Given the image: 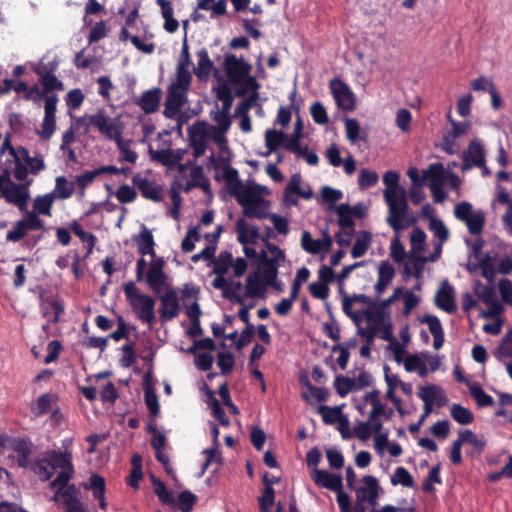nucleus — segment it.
<instances>
[{
	"mask_svg": "<svg viewBox=\"0 0 512 512\" xmlns=\"http://www.w3.org/2000/svg\"><path fill=\"white\" fill-rule=\"evenodd\" d=\"M388 198H384L388 206V215L386 221L394 232L409 228L416 223L417 219L409 209L407 192Z\"/></svg>",
	"mask_w": 512,
	"mask_h": 512,
	"instance_id": "obj_1",
	"label": "nucleus"
},
{
	"mask_svg": "<svg viewBox=\"0 0 512 512\" xmlns=\"http://www.w3.org/2000/svg\"><path fill=\"white\" fill-rule=\"evenodd\" d=\"M123 290L137 318L141 322L147 323L149 326L153 325L156 321L154 298L150 295L140 293L135 283L132 281L125 283Z\"/></svg>",
	"mask_w": 512,
	"mask_h": 512,
	"instance_id": "obj_2",
	"label": "nucleus"
},
{
	"mask_svg": "<svg viewBox=\"0 0 512 512\" xmlns=\"http://www.w3.org/2000/svg\"><path fill=\"white\" fill-rule=\"evenodd\" d=\"M262 187H244L237 194V201L243 208V214L250 219H265L268 217V203L260 195Z\"/></svg>",
	"mask_w": 512,
	"mask_h": 512,
	"instance_id": "obj_3",
	"label": "nucleus"
},
{
	"mask_svg": "<svg viewBox=\"0 0 512 512\" xmlns=\"http://www.w3.org/2000/svg\"><path fill=\"white\" fill-rule=\"evenodd\" d=\"M18 153L19 155L14 161L15 167L13 170V176L16 180L20 182L29 180V173L38 175L46 168L44 158L41 154H37L32 157L28 149L25 147H20Z\"/></svg>",
	"mask_w": 512,
	"mask_h": 512,
	"instance_id": "obj_4",
	"label": "nucleus"
},
{
	"mask_svg": "<svg viewBox=\"0 0 512 512\" xmlns=\"http://www.w3.org/2000/svg\"><path fill=\"white\" fill-rule=\"evenodd\" d=\"M88 124L96 128L107 139L115 141L122 135V126L117 119L108 116L104 110L87 117Z\"/></svg>",
	"mask_w": 512,
	"mask_h": 512,
	"instance_id": "obj_5",
	"label": "nucleus"
},
{
	"mask_svg": "<svg viewBox=\"0 0 512 512\" xmlns=\"http://www.w3.org/2000/svg\"><path fill=\"white\" fill-rule=\"evenodd\" d=\"M423 179H429V188L436 203H442L447 193L444 190L445 169L442 163H432L423 171Z\"/></svg>",
	"mask_w": 512,
	"mask_h": 512,
	"instance_id": "obj_6",
	"label": "nucleus"
},
{
	"mask_svg": "<svg viewBox=\"0 0 512 512\" xmlns=\"http://www.w3.org/2000/svg\"><path fill=\"white\" fill-rule=\"evenodd\" d=\"M330 93L338 108L352 111L356 107V97L351 88L343 80L334 78L329 83Z\"/></svg>",
	"mask_w": 512,
	"mask_h": 512,
	"instance_id": "obj_7",
	"label": "nucleus"
},
{
	"mask_svg": "<svg viewBox=\"0 0 512 512\" xmlns=\"http://www.w3.org/2000/svg\"><path fill=\"white\" fill-rule=\"evenodd\" d=\"M356 499L359 502H367L371 507L377 505L380 492L382 491L378 479L372 475H366L361 479V484L354 488Z\"/></svg>",
	"mask_w": 512,
	"mask_h": 512,
	"instance_id": "obj_8",
	"label": "nucleus"
},
{
	"mask_svg": "<svg viewBox=\"0 0 512 512\" xmlns=\"http://www.w3.org/2000/svg\"><path fill=\"white\" fill-rule=\"evenodd\" d=\"M33 179L23 181V183L12 182L9 187L3 191V198L9 204H13L24 211L27 208L29 199V186L32 184Z\"/></svg>",
	"mask_w": 512,
	"mask_h": 512,
	"instance_id": "obj_9",
	"label": "nucleus"
},
{
	"mask_svg": "<svg viewBox=\"0 0 512 512\" xmlns=\"http://www.w3.org/2000/svg\"><path fill=\"white\" fill-rule=\"evenodd\" d=\"M251 65L234 54L225 56L224 69L228 79L234 84H240L250 74Z\"/></svg>",
	"mask_w": 512,
	"mask_h": 512,
	"instance_id": "obj_10",
	"label": "nucleus"
},
{
	"mask_svg": "<svg viewBox=\"0 0 512 512\" xmlns=\"http://www.w3.org/2000/svg\"><path fill=\"white\" fill-rule=\"evenodd\" d=\"M462 160V172L469 171L475 167L484 166L486 163V153L479 140H472L468 144V147L463 152Z\"/></svg>",
	"mask_w": 512,
	"mask_h": 512,
	"instance_id": "obj_11",
	"label": "nucleus"
},
{
	"mask_svg": "<svg viewBox=\"0 0 512 512\" xmlns=\"http://www.w3.org/2000/svg\"><path fill=\"white\" fill-rule=\"evenodd\" d=\"M322 421L335 426L344 438L349 436V420L342 413V406L329 407L322 405Z\"/></svg>",
	"mask_w": 512,
	"mask_h": 512,
	"instance_id": "obj_12",
	"label": "nucleus"
},
{
	"mask_svg": "<svg viewBox=\"0 0 512 512\" xmlns=\"http://www.w3.org/2000/svg\"><path fill=\"white\" fill-rule=\"evenodd\" d=\"M159 319L162 323L169 322L180 313V304L175 290L170 289L160 296Z\"/></svg>",
	"mask_w": 512,
	"mask_h": 512,
	"instance_id": "obj_13",
	"label": "nucleus"
},
{
	"mask_svg": "<svg viewBox=\"0 0 512 512\" xmlns=\"http://www.w3.org/2000/svg\"><path fill=\"white\" fill-rule=\"evenodd\" d=\"M209 161L213 163L214 168L216 170L222 169V178L224 179L228 187L231 189L232 194L237 196V194L239 193L237 190L242 187L238 171L235 168L231 167L228 164V160L225 158L220 157L219 159H215L214 155L212 154L209 157Z\"/></svg>",
	"mask_w": 512,
	"mask_h": 512,
	"instance_id": "obj_14",
	"label": "nucleus"
},
{
	"mask_svg": "<svg viewBox=\"0 0 512 512\" xmlns=\"http://www.w3.org/2000/svg\"><path fill=\"white\" fill-rule=\"evenodd\" d=\"M187 92L188 91L181 90L176 87H168V94L163 111L166 118L174 119L179 114L181 108L187 101Z\"/></svg>",
	"mask_w": 512,
	"mask_h": 512,
	"instance_id": "obj_15",
	"label": "nucleus"
},
{
	"mask_svg": "<svg viewBox=\"0 0 512 512\" xmlns=\"http://www.w3.org/2000/svg\"><path fill=\"white\" fill-rule=\"evenodd\" d=\"M190 145L193 148V156L199 158L204 155L207 144V125L205 122L198 121L188 130Z\"/></svg>",
	"mask_w": 512,
	"mask_h": 512,
	"instance_id": "obj_16",
	"label": "nucleus"
},
{
	"mask_svg": "<svg viewBox=\"0 0 512 512\" xmlns=\"http://www.w3.org/2000/svg\"><path fill=\"white\" fill-rule=\"evenodd\" d=\"M164 265L165 262L162 258L153 260L149 264L146 282L154 293L161 292L166 284L167 275L163 270Z\"/></svg>",
	"mask_w": 512,
	"mask_h": 512,
	"instance_id": "obj_17",
	"label": "nucleus"
},
{
	"mask_svg": "<svg viewBox=\"0 0 512 512\" xmlns=\"http://www.w3.org/2000/svg\"><path fill=\"white\" fill-rule=\"evenodd\" d=\"M79 490L74 484H68L58 498L61 499L64 512H89L78 497Z\"/></svg>",
	"mask_w": 512,
	"mask_h": 512,
	"instance_id": "obj_18",
	"label": "nucleus"
},
{
	"mask_svg": "<svg viewBox=\"0 0 512 512\" xmlns=\"http://www.w3.org/2000/svg\"><path fill=\"white\" fill-rule=\"evenodd\" d=\"M132 183L139 189L144 198L154 202L162 200V188L155 181L142 177L140 173H137L133 176Z\"/></svg>",
	"mask_w": 512,
	"mask_h": 512,
	"instance_id": "obj_19",
	"label": "nucleus"
},
{
	"mask_svg": "<svg viewBox=\"0 0 512 512\" xmlns=\"http://www.w3.org/2000/svg\"><path fill=\"white\" fill-rule=\"evenodd\" d=\"M82 487L86 491H92L93 497L99 501V507L102 510L107 509V502L105 499L106 481L103 476L97 473H92L88 482L83 483Z\"/></svg>",
	"mask_w": 512,
	"mask_h": 512,
	"instance_id": "obj_20",
	"label": "nucleus"
},
{
	"mask_svg": "<svg viewBox=\"0 0 512 512\" xmlns=\"http://www.w3.org/2000/svg\"><path fill=\"white\" fill-rule=\"evenodd\" d=\"M299 382L303 388L302 397L313 406L317 414H320V388L311 384L305 371L300 373Z\"/></svg>",
	"mask_w": 512,
	"mask_h": 512,
	"instance_id": "obj_21",
	"label": "nucleus"
},
{
	"mask_svg": "<svg viewBox=\"0 0 512 512\" xmlns=\"http://www.w3.org/2000/svg\"><path fill=\"white\" fill-rule=\"evenodd\" d=\"M235 229L238 235L237 240L242 245L256 244L261 240L258 227L247 223L243 218L236 221Z\"/></svg>",
	"mask_w": 512,
	"mask_h": 512,
	"instance_id": "obj_22",
	"label": "nucleus"
},
{
	"mask_svg": "<svg viewBox=\"0 0 512 512\" xmlns=\"http://www.w3.org/2000/svg\"><path fill=\"white\" fill-rule=\"evenodd\" d=\"M263 281L271 285L278 275V261L275 258H269L265 251L259 253V272Z\"/></svg>",
	"mask_w": 512,
	"mask_h": 512,
	"instance_id": "obj_23",
	"label": "nucleus"
},
{
	"mask_svg": "<svg viewBox=\"0 0 512 512\" xmlns=\"http://www.w3.org/2000/svg\"><path fill=\"white\" fill-rule=\"evenodd\" d=\"M41 313L42 316L48 318V321L56 324L60 321L61 315L65 308L62 300L41 297Z\"/></svg>",
	"mask_w": 512,
	"mask_h": 512,
	"instance_id": "obj_24",
	"label": "nucleus"
},
{
	"mask_svg": "<svg viewBox=\"0 0 512 512\" xmlns=\"http://www.w3.org/2000/svg\"><path fill=\"white\" fill-rule=\"evenodd\" d=\"M435 303L437 307L447 313H453L456 310L454 289L447 281L442 283L440 289L437 291Z\"/></svg>",
	"mask_w": 512,
	"mask_h": 512,
	"instance_id": "obj_25",
	"label": "nucleus"
},
{
	"mask_svg": "<svg viewBox=\"0 0 512 512\" xmlns=\"http://www.w3.org/2000/svg\"><path fill=\"white\" fill-rule=\"evenodd\" d=\"M161 89L158 87L146 90L135 103L146 113L152 114L159 109Z\"/></svg>",
	"mask_w": 512,
	"mask_h": 512,
	"instance_id": "obj_26",
	"label": "nucleus"
},
{
	"mask_svg": "<svg viewBox=\"0 0 512 512\" xmlns=\"http://www.w3.org/2000/svg\"><path fill=\"white\" fill-rule=\"evenodd\" d=\"M383 423L380 417L369 415L367 421L360 422L355 426V435L362 441L368 440L371 435L381 432Z\"/></svg>",
	"mask_w": 512,
	"mask_h": 512,
	"instance_id": "obj_27",
	"label": "nucleus"
},
{
	"mask_svg": "<svg viewBox=\"0 0 512 512\" xmlns=\"http://www.w3.org/2000/svg\"><path fill=\"white\" fill-rule=\"evenodd\" d=\"M211 117L212 120L217 124V127H212L214 130V140L219 144H221V142H226L223 135L230 129L232 124L230 113L217 110L215 112H211Z\"/></svg>",
	"mask_w": 512,
	"mask_h": 512,
	"instance_id": "obj_28",
	"label": "nucleus"
},
{
	"mask_svg": "<svg viewBox=\"0 0 512 512\" xmlns=\"http://www.w3.org/2000/svg\"><path fill=\"white\" fill-rule=\"evenodd\" d=\"M12 449L16 453L18 466L21 468L29 467V457L33 451V443L31 440L26 438L17 439L14 441Z\"/></svg>",
	"mask_w": 512,
	"mask_h": 512,
	"instance_id": "obj_29",
	"label": "nucleus"
},
{
	"mask_svg": "<svg viewBox=\"0 0 512 512\" xmlns=\"http://www.w3.org/2000/svg\"><path fill=\"white\" fill-rule=\"evenodd\" d=\"M292 194H296L303 199H311L313 196L311 189L303 190L300 187V176L299 175H293L291 177L290 182L288 183L287 187L285 188L284 198H285V203L287 205H295L297 203V200L295 198L291 197Z\"/></svg>",
	"mask_w": 512,
	"mask_h": 512,
	"instance_id": "obj_30",
	"label": "nucleus"
},
{
	"mask_svg": "<svg viewBox=\"0 0 512 512\" xmlns=\"http://www.w3.org/2000/svg\"><path fill=\"white\" fill-rule=\"evenodd\" d=\"M420 321L428 325L429 331L433 335V347L439 350L444 344V331L439 318L435 315L426 314Z\"/></svg>",
	"mask_w": 512,
	"mask_h": 512,
	"instance_id": "obj_31",
	"label": "nucleus"
},
{
	"mask_svg": "<svg viewBox=\"0 0 512 512\" xmlns=\"http://www.w3.org/2000/svg\"><path fill=\"white\" fill-rule=\"evenodd\" d=\"M44 458L48 462L53 472L58 468L65 470L67 468L73 467L72 455L68 451L58 452L55 450H49L45 453Z\"/></svg>",
	"mask_w": 512,
	"mask_h": 512,
	"instance_id": "obj_32",
	"label": "nucleus"
},
{
	"mask_svg": "<svg viewBox=\"0 0 512 512\" xmlns=\"http://www.w3.org/2000/svg\"><path fill=\"white\" fill-rule=\"evenodd\" d=\"M331 212L337 214V223L339 228H346L350 230L351 228H355V221L353 216L356 214V207H351L347 203H342L338 206H331Z\"/></svg>",
	"mask_w": 512,
	"mask_h": 512,
	"instance_id": "obj_33",
	"label": "nucleus"
},
{
	"mask_svg": "<svg viewBox=\"0 0 512 512\" xmlns=\"http://www.w3.org/2000/svg\"><path fill=\"white\" fill-rule=\"evenodd\" d=\"M134 240L137 244L138 252L141 255H151L153 257L155 256L154 237L152 235V232L148 230L145 225H142V231L140 232L139 235L135 237Z\"/></svg>",
	"mask_w": 512,
	"mask_h": 512,
	"instance_id": "obj_34",
	"label": "nucleus"
},
{
	"mask_svg": "<svg viewBox=\"0 0 512 512\" xmlns=\"http://www.w3.org/2000/svg\"><path fill=\"white\" fill-rule=\"evenodd\" d=\"M356 239L351 248V256L353 258H360L369 249L372 244V234L369 231L362 230L358 231L356 234Z\"/></svg>",
	"mask_w": 512,
	"mask_h": 512,
	"instance_id": "obj_35",
	"label": "nucleus"
},
{
	"mask_svg": "<svg viewBox=\"0 0 512 512\" xmlns=\"http://www.w3.org/2000/svg\"><path fill=\"white\" fill-rule=\"evenodd\" d=\"M197 58V67L194 69V72L200 80L206 79L214 69V63L205 48L197 52Z\"/></svg>",
	"mask_w": 512,
	"mask_h": 512,
	"instance_id": "obj_36",
	"label": "nucleus"
},
{
	"mask_svg": "<svg viewBox=\"0 0 512 512\" xmlns=\"http://www.w3.org/2000/svg\"><path fill=\"white\" fill-rule=\"evenodd\" d=\"M75 191V183L68 181L65 176H58L55 179V189L50 192L54 199L65 200L70 198Z\"/></svg>",
	"mask_w": 512,
	"mask_h": 512,
	"instance_id": "obj_37",
	"label": "nucleus"
},
{
	"mask_svg": "<svg viewBox=\"0 0 512 512\" xmlns=\"http://www.w3.org/2000/svg\"><path fill=\"white\" fill-rule=\"evenodd\" d=\"M399 174L395 171H387L383 175V182L386 188L383 191L384 198H388L387 195L391 197L406 193V190L399 185Z\"/></svg>",
	"mask_w": 512,
	"mask_h": 512,
	"instance_id": "obj_38",
	"label": "nucleus"
},
{
	"mask_svg": "<svg viewBox=\"0 0 512 512\" xmlns=\"http://www.w3.org/2000/svg\"><path fill=\"white\" fill-rule=\"evenodd\" d=\"M55 199L52 194L47 193L45 195L37 196L33 202V212L37 215L51 216L52 206Z\"/></svg>",
	"mask_w": 512,
	"mask_h": 512,
	"instance_id": "obj_39",
	"label": "nucleus"
},
{
	"mask_svg": "<svg viewBox=\"0 0 512 512\" xmlns=\"http://www.w3.org/2000/svg\"><path fill=\"white\" fill-rule=\"evenodd\" d=\"M265 282L260 274L255 272L247 277L246 281V294L248 297H259L263 295L265 289Z\"/></svg>",
	"mask_w": 512,
	"mask_h": 512,
	"instance_id": "obj_40",
	"label": "nucleus"
},
{
	"mask_svg": "<svg viewBox=\"0 0 512 512\" xmlns=\"http://www.w3.org/2000/svg\"><path fill=\"white\" fill-rule=\"evenodd\" d=\"M74 475V467L61 470L56 478L50 482V488L55 491L54 499H58L60 492L65 489Z\"/></svg>",
	"mask_w": 512,
	"mask_h": 512,
	"instance_id": "obj_41",
	"label": "nucleus"
},
{
	"mask_svg": "<svg viewBox=\"0 0 512 512\" xmlns=\"http://www.w3.org/2000/svg\"><path fill=\"white\" fill-rule=\"evenodd\" d=\"M70 230L80 238L83 243L87 244V254L92 253L96 243V237L91 232L83 230L81 224L77 220H73L69 225Z\"/></svg>",
	"mask_w": 512,
	"mask_h": 512,
	"instance_id": "obj_42",
	"label": "nucleus"
},
{
	"mask_svg": "<svg viewBox=\"0 0 512 512\" xmlns=\"http://www.w3.org/2000/svg\"><path fill=\"white\" fill-rule=\"evenodd\" d=\"M308 467L311 469V478L314 483L320 487V469L318 463L320 461V450L318 447L312 448L306 455Z\"/></svg>",
	"mask_w": 512,
	"mask_h": 512,
	"instance_id": "obj_43",
	"label": "nucleus"
},
{
	"mask_svg": "<svg viewBox=\"0 0 512 512\" xmlns=\"http://www.w3.org/2000/svg\"><path fill=\"white\" fill-rule=\"evenodd\" d=\"M344 125H345V133L346 138L351 143H356L359 140H366V136L362 135V131L359 125V122L354 118H345L344 119Z\"/></svg>",
	"mask_w": 512,
	"mask_h": 512,
	"instance_id": "obj_44",
	"label": "nucleus"
},
{
	"mask_svg": "<svg viewBox=\"0 0 512 512\" xmlns=\"http://www.w3.org/2000/svg\"><path fill=\"white\" fill-rule=\"evenodd\" d=\"M285 140H287V135L282 131L267 130L265 133V143L268 148L267 155L276 151L279 146L284 144Z\"/></svg>",
	"mask_w": 512,
	"mask_h": 512,
	"instance_id": "obj_45",
	"label": "nucleus"
},
{
	"mask_svg": "<svg viewBox=\"0 0 512 512\" xmlns=\"http://www.w3.org/2000/svg\"><path fill=\"white\" fill-rule=\"evenodd\" d=\"M469 392L480 407H487L494 404L492 396L487 394L479 383L474 382L469 384Z\"/></svg>",
	"mask_w": 512,
	"mask_h": 512,
	"instance_id": "obj_46",
	"label": "nucleus"
},
{
	"mask_svg": "<svg viewBox=\"0 0 512 512\" xmlns=\"http://www.w3.org/2000/svg\"><path fill=\"white\" fill-rule=\"evenodd\" d=\"M451 417L459 424L467 425L473 422L474 415L466 407L460 404H453L450 409Z\"/></svg>",
	"mask_w": 512,
	"mask_h": 512,
	"instance_id": "obj_47",
	"label": "nucleus"
},
{
	"mask_svg": "<svg viewBox=\"0 0 512 512\" xmlns=\"http://www.w3.org/2000/svg\"><path fill=\"white\" fill-rule=\"evenodd\" d=\"M38 76L46 94L53 91L64 90V84L55 76V74H42L41 72H38Z\"/></svg>",
	"mask_w": 512,
	"mask_h": 512,
	"instance_id": "obj_48",
	"label": "nucleus"
},
{
	"mask_svg": "<svg viewBox=\"0 0 512 512\" xmlns=\"http://www.w3.org/2000/svg\"><path fill=\"white\" fill-rule=\"evenodd\" d=\"M322 487H325L337 493L338 491L343 489L342 475L322 470Z\"/></svg>",
	"mask_w": 512,
	"mask_h": 512,
	"instance_id": "obj_49",
	"label": "nucleus"
},
{
	"mask_svg": "<svg viewBox=\"0 0 512 512\" xmlns=\"http://www.w3.org/2000/svg\"><path fill=\"white\" fill-rule=\"evenodd\" d=\"M429 229L439 239V242L445 243L448 240L449 230L441 219L434 216L430 217Z\"/></svg>",
	"mask_w": 512,
	"mask_h": 512,
	"instance_id": "obj_50",
	"label": "nucleus"
},
{
	"mask_svg": "<svg viewBox=\"0 0 512 512\" xmlns=\"http://www.w3.org/2000/svg\"><path fill=\"white\" fill-rule=\"evenodd\" d=\"M391 484L396 486L401 484L404 487L413 488L415 485L414 479L409 471L404 467H397L391 477Z\"/></svg>",
	"mask_w": 512,
	"mask_h": 512,
	"instance_id": "obj_51",
	"label": "nucleus"
},
{
	"mask_svg": "<svg viewBox=\"0 0 512 512\" xmlns=\"http://www.w3.org/2000/svg\"><path fill=\"white\" fill-rule=\"evenodd\" d=\"M115 142L120 152V161H126L131 164H134L138 159V154L136 151L130 149V141L125 142L120 136L115 140Z\"/></svg>",
	"mask_w": 512,
	"mask_h": 512,
	"instance_id": "obj_52",
	"label": "nucleus"
},
{
	"mask_svg": "<svg viewBox=\"0 0 512 512\" xmlns=\"http://www.w3.org/2000/svg\"><path fill=\"white\" fill-rule=\"evenodd\" d=\"M31 470L40 477L42 481H48L54 474L48 462L43 457L32 462L30 465Z\"/></svg>",
	"mask_w": 512,
	"mask_h": 512,
	"instance_id": "obj_53",
	"label": "nucleus"
},
{
	"mask_svg": "<svg viewBox=\"0 0 512 512\" xmlns=\"http://www.w3.org/2000/svg\"><path fill=\"white\" fill-rule=\"evenodd\" d=\"M209 403L212 409L213 417L217 419L222 426L228 427L230 425V420L227 417L225 410L220 405L219 401L214 397L213 392H209Z\"/></svg>",
	"mask_w": 512,
	"mask_h": 512,
	"instance_id": "obj_54",
	"label": "nucleus"
},
{
	"mask_svg": "<svg viewBox=\"0 0 512 512\" xmlns=\"http://www.w3.org/2000/svg\"><path fill=\"white\" fill-rule=\"evenodd\" d=\"M469 233L472 235H479L482 233L485 225V214L482 210H476L471 219L467 220L465 224Z\"/></svg>",
	"mask_w": 512,
	"mask_h": 512,
	"instance_id": "obj_55",
	"label": "nucleus"
},
{
	"mask_svg": "<svg viewBox=\"0 0 512 512\" xmlns=\"http://www.w3.org/2000/svg\"><path fill=\"white\" fill-rule=\"evenodd\" d=\"M217 98L222 102V108L220 111L230 113L234 97L230 87L226 83H223L218 87Z\"/></svg>",
	"mask_w": 512,
	"mask_h": 512,
	"instance_id": "obj_56",
	"label": "nucleus"
},
{
	"mask_svg": "<svg viewBox=\"0 0 512 512\" xmlns=\"http://www.w3.org/2000/svg\"><path fill=\"white\" fill-rule=\"evenodd\" d=\"M402 362L407 372L418 371L421 376L426 375V366L418 355H409Z\"/></svg>",
	"mask_w": 512,
	"mask_h": 512,
	"instance_id": "obj_57",
	"label": "nucleus"
},
{
	"mask_svg": "<svg viewBox=\"0 0 512 512\" xmlns=\"http://www.w3.org/2000/svg\"><path fill=\"white\" fill-rule=\"evenodd\" d=\"M192 82L189 69L176 68V79L169 86L188 91Z\"/></svg>",
	"mask_w": 512,
	"mask_h": 512,
	"instance_id": "obj_58",
	"label": "nucleus"
},
{
	"mask_svg": "<svg viewBox=\"0 0 512 512\" xmlns=\"http://www.w3.org/2000/svg\"><path fill=\"white\" fill-rule=\"evenodd\" d=\"M476 210L473 209L471 203L467 201L459 202L454 207V216L457 220L467 223L468 219H471L475 214Z\"/></svg>",
	"mask_w": 512,
	"mask_h": 512,
	"instance_id": "obj_59",
	"label": "nucleus"
},
{
	"mask_svg": "<svg viewBox=\"0 0 512 512\" xmlns=\"http://www.w3.org/2000/svg\"><path fill=\"white\" fill-rule=\"evenodd\" d=\"M149 155L153 161L159 162L169 168L174 167L172 159V149H160L154 150L151 146L149 147Z\"/></svg>",
	"mask_w": 512,
	"mask_h": 512,
	"instance_id": "obj_60",
	"label": "nucleus"
},
{
	"mask_svg": "<svg viewBox=\"0 0 512 512\" xmlns=\"http://www.w3.org/2000/svg\"><path fill=\"white\" fill-rule=\"evenodd\" d=\"M474 293L484 304L497 298L493 284L484 285L477 282L474 287Z\"/></svg>",
	"mask_w": 512,
	"mask_h": 512,
	"instance_id": "obj_61",
	"label": "nucleus"
},
{
	"mask_svg": "<svg viewBox=\"0 0 512 512\" xmlns=\"http://www.w3.org/2000/svg\"><path fill=\"white\" fill-rule=\"evenodd\" d=\"M53 398L54 396L50 393L42 394L32 406V412L38 416L47 414L51 409Z\"/></svg>",
	"mask_w": 512,
	"mask_h": 512,
	"instance_id": "obj_62",
	"label": "nucleus"
},
{
	"mask_svg": "<svg viewBox=\"0 0 512 512\" xmlns=\"http://www.w3.org/2000/svg\"><path fill=\"white\" fill-rule=\"evenodd\" d=\"M233 263L232 254L228 251L221 252L214 262V272L217 275H224L228 272L229 267Z\"/></svg>",
	"mask_w": 512,
	"mask_h": 512,
	"instance_id": "obj_63",
	"label": "nucleus"
},
{
	"mask_svg": "<svg viewBox=\"0 0 512 512\" xmlns=\"http://www.w3.org/2000/svg\"><path fill=\"white\" fill-rule=\"evenodd\" d=\"M495 356L499 360L512 357V330L506 333L495 350Z\"/></svg>",
	"mask_w": 512,
	"mask_h": 512,
	"instance_id": "obj_64",
	"label": "nucleus"
}]
</instances>
